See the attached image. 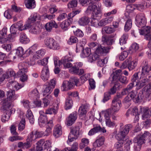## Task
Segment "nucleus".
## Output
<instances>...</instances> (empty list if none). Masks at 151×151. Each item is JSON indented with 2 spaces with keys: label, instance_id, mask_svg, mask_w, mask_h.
Returning <instances> with one entry per match:
<instances>
[{
  "label": "nucleus",
  "instance_id": "obj_1",
  "mask_svg": "<svg viewBox=\"0 0 151 151\" xmlns=\"http://www.w3.org/2000/svg\"><path fill=\"white\" fill-rule=\"evenodd\" d=\"M123 126L122 123H120L119 124V132L115 136L116 138L117 139H124L128 134L129 131L133 127L132 125L129 124H126L124 127Z\"/></svg>",
  "mask_w": 151,
  "mask_h": 151
},
{
  "label": "nucleus",
  "instance_id": "obj_2",
  "mask_svg": "<svg viewBox=\"0 0 151 151\" xmlns=\"http://www.w3.org/2000/svg\"><path fill=\"white\" fill-rule=\"evenodd\" d=\"M150 76L147 74H141L139 80L137 81L136 84V89L139 90L147 84L149 82L148 78Z\"/></svg>",
  "mask_w": 151,
  "mask_h": 151
},
{
  "label": "nucleus",
  "instance_id": "obj_3",
  "mask_svg": "<svg viewBox=\"0 0 151 151\" xmlns=\"http://www.w3.org/2000/svg\"><path fill=\"white\" fill-rule=\"evenodd\" d=\"M83 63L81 62H76L74 63V65L69 69L70 72L73 74L81 75L85 73L84 69L79 68L83 66Z\"/></svg>",
  "mask_w": 151,
  "mask_h": 151
},
{
  "label": "nucleus",
  "instance_id": "obj_4",
  "mask_svg": "<svg viewBox=\"0 0 151 151\" xmlns=\"http://www.w3.org/2000/svg\"><path fill=\"white\" fill-rule=\"evenodd\" d=\"M55 80L53 79L51 80L50 83L47 84V85L45 86L44 90L43 91V96H47L48 97H50L51 99V95L49 94L52 92L53 89L55 86Z\"/></svg>",
  "mask_w": 151,
  "mask_h": 151
},
{
  "label": "nucleus",
  "instance_id": "obj_5",
  "mask_svg": "<svg viewBox=\"0 0 151 151\" xmlns=\"http://www.w3.org/2000/svg\"><path fill=\"white\" fill-rule=\"evenodd\" d=\"M136 24L139 28H142L145 26L146 23V19L145 14L140 13L137 14L135 18Z\"/></svg>",
  "mask_w": 151,
  "mask_h": 151
},
{
  "label": "nucleus",
  "instance_id": "obj_6",
  "mask_svg": "<svg viewBox=\"0 0 151 151\" xmlns=\"http://www.w3.org/2000/svg\"><path fill=\"white\" fill-rule=\"evenodd\" d=\"M45 53V50L44 49H41L36 51L35 54L33 56H32V58H33L30 60L31 62H28V65H34L35 64L34 61L39 58H41L44 55Z\"/></svg>",
  "mask_w": 151,
  "mask_h": 151
},
{
  "label": "nucleus",
  "instance_id": "obj_7",
  "mask_svg": "<svg viewBox=\"0 0 151 151\" xmlns=\"http://www.w3.org/2000/svg\"><path fill=\"white\" fill-rule=\"evenodd\" d=\"M143 29H141L139 31L140 35L145 36V38L150 41L151 39V32H150V27L149 26H145Z\"/></svg>",
  "mask_w": 151,
  "mask_h": 151
},
{
  "label": "nucleus",
  "instance_id": "obj_8",
  "mask_svg": "<svg viewBox=\"0 0 151 151\" xmlns=\"http://www.w3.org/2000/svg\"><path fill=\"white\" fill-rule=\"evenodd\" d=\"M77 118V112L74 111L70 114L66 118L65 124L68 126H71L74 123Z\"/></svg>",
  "mask_w": 151,
  "mask_h": 151
},
{
  "label": "nucleus",
  "instance_id": "obj_9",
  "mask_svg": "<svg viewBox=\"0 0 151 151\" xmlns=\"http://www.w3.org/2000/svg\"><path fill=\"white\" fill-rule=\"evenodd\" d=\"M121 104L120 101L116 98H114L112 102L111 109L114 113L117 112L119 110Z\"/></svg>",
  "mask_w": 151,
  "mask_h": 151
},
{
  "label": "nucleus",
  "instance_id": "obj_10",
  "mask_svg": "<svg viewBox=\"0 0 151 151\" xmlns=\"http://www.w3.org/2000/svg\"><path fill=\"white\" fill-rule=\"evenodd\" d=\"M10 30L11 32L10 34L8 35V36L4 39V42H13L15 40V37L16 34V32H14L13 26H11L10 28Z\"/></svg>",
  "mask_w": 151,
  "mask_h": 151
},
{
  "label": "nucleus",
  "instance_id": "obj_11",
  "mask_svg": "<svg viewBox=\"0 0 151 151\" xmlns=\"http://www.w3.org/2000/svg\"><path fill=\"white\" fill-rule=\"evenodd\" d=\"M50 73L47 66H44L42 70L41 73V78L44 81H47L49 77Z\"/></svg>",
  "mask_w": 151,
  "mask_h": 151
},
{
  "label": "nucleus",
  "instance_id": "obj_12",
  "mask_svg": "<svg viewBox=\"0 0 151 151\" xmlns=\"http://www.w3.org/2000/svg\"><path fill=\"white\" fill-rule=\"evenodd\" d=\"M74 84L70 80L69 81H65L62 84L61 89L63 91H67L73 88Z\"/></svg>",
  "mask_w": 151,
  "mask_h": 151
},
{
  "label": "nucleus",
  "instance_id": "obj_13",
  "mask_svg": "<svg viewBox=\"0 0 151 151\" xmlns=\"http://www.w3.org/2000/svg\"><path fill=\"white\" fill-rule=\"evenodd\" d=\"M116 35V34H115L113 35H110V37L104 35L102 37L101 41L104 43L108 45H111L114 42V39L111 38L114 37Z\"/></svg>",
  "mask_w": 151,
  "mask_h": 151
},
{
  "label": "nucleus",
  "instance_id": "obj_14",
  "mask_svg": "<svg viewBox=\"0 0 151 151\" xmlns=\"http://www.w3.org/2000/svg\"><path fill=\"white\" fill-rule=\"evenodd\" d=\"M88 108L87 106L85 105H82L80 107L78 111L80 113V117L82 119H85Z\"/></svg>",
  "mask_w": 151,
  "mask_h": 151
},
{
  "label": "nucleus",
  "instance_id": "obj_15",
  "mask_svg": "<svg viewBox=\"0 0 151 151\" xmlns=\"http://www.w3.org/2000/svg\"><path fill=\"white\" fill-rule=\"evenodd\" d=\"M141 67L142 71L141 74L148 75L150 71V69L148 66V61L146 60H144L142 64Z\"/></svg>",
  "mask_w": 151,
  "mask_h": 151
},
{
  "label": "nucleus",
  "instance_id": "obj_16",
  "mask_svg": "<svg viewBox=\"0 0 151 151\" xmlns=\"http://www.w3.org/2000/svg\"><path fill=\"white\" fill-rule=\"evenodd\" d=\"M6 96L8 99L12 102L16 100L18 97V95L16 94L15 91L13 90H10L7 91Z\"/></svg>",
  "mask_w": 151,
  "mask_h": 151
},
{
  "label": "nucleus",
  "instance_id": "obj_17",
  "mask_svg": "<svg viewBox=\"0 0 151 151\" xmlns=\"http://www.w3.org/2000/svg\"><path fill=\"white\" fill-rule=\"evenodd\" d=\"M90 21V18L88 17L85 16L80 18L78 22L80 26H85L88 25Z\"/></svg>",
  "mask_w": 151,
  "mask_h": 151
},
{
  "label": "nucleus",
  "instance_id": "obj_18",
  "mask_svg": "<svg viewBox=\"0 0 151 151\" xmlns=\"http://www.w3.org/2000/svg\"><path fill=\"white\" fill-rule=\"evenodd\" d=\"M105 140V138L104 137H99L93 143V147L96 148L101 147L104 144Z\"/></svg>",
  "mask_w": 151,
  "mask_h": 151
},
{
  "label": "nucleus",
  "instance_id": "obj_19",
  "mask_svg": "<svg viewBox=\"0 0 151 151\" xmlns=\"http://www.w3.org/2000/svg\"><path fill=\"white\" fill-rule=\"evenodd\" d=\"M113 17L111 16L108 18L103 19L99 22V26L102 27L110 23L113 20Z\"/></svg>",
  "mask_w": 151,
  "mask_h": 151
},
{
  "label": "nucleus",
  "instance_id": "obj_20",
  "mask_svg": "<svg viewBox=\"0 0 151 151\" xmlns=\"http://www.w3.org/2000/svg\"><path fill=\"white\" fill-rule=\"evenodd\" d=\"M137 62L135 60H132L131 57H129L128 58L127 68L129 70L134 69L137 65Z\"/></svg>",
  "mask_w": 151,
  "mask_h": 151
},
{
  "label": "nucleus",
  "instance_id": "obj_21",
  "mask_svg": "<svg viewBox=\"0 0 151 151\" xmlns=\"http://www.w3.org/2000/svg\"><path fill=\"white\" fill-rule=\"evenodd\" d=\"M109 48L108 47L100 46L97 48L96 50V52L99 54L103 55L109 52Z\"/></svg>",
  "mask_w": 151,
  "mask_h": 151
},
{
  "label": "nucleus",
  "instance_id": "obj_22",
  "mask_svg": "<svg viewBox=\"0 0 151 151\" xmlns=\"http://www.w3.org/2000/svg\"><path fill=\"white\" fill-rule=\"evenodd\" d=\"M62 134L61 127L59 124L56 125L53 130V135L56 137H59Z\"/></svg>",
  "mask_w": 151,
  "mask_h": 151
},
{
  "label": "nucleus",
  "instance_id": "obj_23",
  "mask_svg": "<svg viewBox=\"0 0 151 151\" xmlns=\"http://www.w3.org/2000/svg\"><path fill=\"white\" fill-rule=\"evenodd\" d=\"M58 57H54L53 60L55 65V68L54 69V71L55 73L56 74H58L60 72V69L59 67L61 65L60 61H58Z\"/></svg>",
  "mask_w": 151,
  "mask_h": 151
},
{
  "label": "nucleus",
  "instance_id": "obj_24",
  "mask_svg": "<svg viewBox=\"0 0 151 151\" xmlns=\"http://www.w3.org/2000/svg\"><path fill=\"white\" fill-rule=\"evenodd\" d=\"M12 113V110L9 109L6 110L1 117V121L3 122H5L9 120L11 114Z\"/></svg>",
  "mask_w": 151,
  "mask_h": 151
},
{
  "label": "nucleus",
  "instance_id": "obj_25",
  "mask_svg": "<svg viewBox=\"0 0 151 151\" xmlns=\"http://www.w3.org/2000/svg\"><path fill=\"white\" fill-rule=\"evenodd\" d=\"M58 25L54 21L51 20L46 24L45 28L47 31L50 32L53 27L56 28H58Z\"/></svg>",
  "mask_w": 151,
  "mask_h": 151
},
{
  "label": "nucleus",
  "instance_id": "obj_26",
  "mask_svg": "<svg viewBox=\"0 0 151 151\" xmlns=\"http://www.w3.org/2000/svg\"><path fill=\"white\" fill-rule=\"evenodd\" d=\"M12 101L7 97L6 98L3 99L0 102V104L4 106V108H9L12 105Z\"/></svg>",
  "mask_w": 151,
  "mask_h": 151
},
{
  "label": "nucleus",
  "instance_id": "obj_27",
  "mask_svg": "<svg viewBox=\"0 0 151 151\" xmlns=\"http://www.w3.org/2000/svg\"><path fill=\"white\" fill-rule=\"evenodd\" d=\"M134 82H132L129 83L127 86L126 88L124 89L122 91V95H126L128 94L131 91V90L134 87Z\"/></svg>",
  "mask_w": 151,
  "mask_h": 151
},
{
  "label": "nucleus",
  "instance_id": "obj_28",
  "mask_svg": "<svg viewBox=\"0 0 151 151\" xmlns=\"http://www.w3.org/2000/svg\"><path fill=\"white\" fill-rule=\"evenodd\" d=\"M54 39L52 38L47 37L44 40V44L48 48L51 49Z\"/></svg>",
  "mask_w": 151,
  "mask_h": 151
},
{
  "label": "nucleus",
  "instance_id": "obj_29",
  "mask_svg": "<svg viewBox=\"0 0 151 151\" xmlns=\"http://www.w3.org/2000/svg\"><path fill=\"white\" fill-rule=\"evenodd\" d=\"M24 3L26 7L29 9L34 8L36 6L35 0H25Z\"/></svg>",
  "mask_w": 151,
  "mask_h": 151
},
{
  "label": "nucleus",
  "instance_id": "obj_30",
  "mask_svg": "<svg viewBox=\"0 0 151 151\" xmlns=\"http://www.w3.org/2000/svg\"><path fill=\"white\" fill-rule=\"evenodd\" d=\"M29 97L34 100H36L39 97V94L38 90L36 89H35L29 93Z\"/></svg>",
  "mask_w": 151,
  "mask_h": 151
},
{
  "label": "nucleus",
  "instance_id": "obj_31",
  "mask_svg": "<svg viewBox=\"0 0 151 151\" xmlns=\"http://www.w3.org/2000/svg\"><path fill=\"white\" fill-rule=\"evenodd\" d=\"M79 126L72 127L70 128V131L69 134H71L72 135H74V137H78L79 135Z\"/></svg>",
  "mask_w": 151,
  "mask_h": 151
},
{
  "label": "nucleus",
  "instance_id": "obj_32",
  "mask_svg": "<svg viewBox=\"0 0 151 151\" xmlns=\"http://www.w3.org/2000/svg\"><path fill=\"white\" fill-rule=\"evenodd\" d=\"M19 40L22 43L24 44L27 43L29 41L26 34L23 32H22L20 34Z\"/></svg>",
  "mask_w": 151,
  "mask_h": 151
},
{
  "label": "nucleus",
  "instance_id": "obj_33",
  "mask_svg": "<svg viewBox=\"0 0 151 151\" xmlns=\"http://www.w3.org/2000/svg\"><path fill=\"white\" fill-rule=\"evenodd\" d=\"M145 139L143 138L141 134L138 135L134 140V143H136L142 145L144 143Z\"/></svg>",
  "mask_w": 151,
  "mask_h": 151
},
{
  "label": "nucleus",
  "instance_id": "obj_34",
  "mask_svg": "<svg viewBox=\"0 0 151 151\" xmlns=\"http://www.w3.org/2000/svg\"><path fill=\"white\" fill-rule=\"evenodd\" d=\"M115 31V29L111 27L106 26L103 27L101 32L102 33L110 34L113 33Z\"/></svg>",
  "mask_w": 151,
  "mask_h": 151
},
{
  "label": "nucleus",
  "instance_id": "obj_35",
  "mask_svg": "<svg viewBox=\"0 0 151 151\" xmlns=\"http://www.w3.org/2000/svg\"><path fill=\"white\" fill-rule=\"evenodd\" d=\"M27 117L30 123L32 124H34L35 119L32 112L30 109H28L26 114Z\"/></svg>",
  "mask_w": 151,
  "mask_h": 151
},
{
  "label": "nucleus",
  "instance_id": "obj_36",
  "mask_svg": "<svg viewBox=\"0 0 151 151\" xmlns=\"http://www.w3.org/2000/svg\"><path fill=\"white\" fill-rule=\"evenodd\" d=\"M93 16L94 19H99L101 18L102 16L101 9L100 8H98L93 13Z\"/></svg>",
  "mask_w": 151,
  "mask_h": 151
},
{
  "label": "nucleus",
  "instance_id": "obj_37",
  "mask_svg": "<svg viewBox=\"0 0 151 151\" xmlns=\"http://www.w3.org/2000/svg\"><path fill=\"white\" fill-rule=\"evenodd\" d=\"M89 140L86 138H83L81 139V142L79 145V147L81 149L84 148L89 144Z\"/></svg>",
  "mask_w": 151,
  "mask_h": 151
},
{
  "label": "nucleus",
  "instance_id": "obj_38",
  "mask_svg": "<svg viewBox=\"0 0 151 151\" xmlns=\"http://www.w3.org/2000/svg\"><path fill=\"white\" fill-rule=\"evenodd\" d=\"M71 22L69 19L63 21L60 24V26L61 28L64 30H66L68 27L70 25Z\"/></svg>",
  "mask_w": 151,
  "mask_h": 151
},
{
  "label": "nucleus",
  "instance_id": "obj_39",
  "mask_svg": "<svg viewBox=\"0 0 151 151\" xmlns=\"http://www.w3.org/2000/svg\"><path fill=\"white\" fill-rule=\"evenodd\" d=\"M47 121L46 116H40L38 119L39 123L41 127L44 126Z\"/></svg>",
  "mask_w": 151,
  "mask_h": 151
},
{
  "label": "nucleus",
  "instance_id": "obj_40",
  "mask_svg": "<svg viewBox=\"0 0 151 151\" xmlns=\"http://www.w3.org/2000/svg\"><path fill=\"white\" fill-rule=\"evenodd\" d=\"M7 29L6 28H3L0 31V42H3V41L5 38L4 37L7 34Z\"/></svg>",
  "mask_w": 151,
  "mask_h": 151
},
{
  "label": "nucleus",
  "instance_id": "obj_41",
  "mask_svg": "<svg viewBox=\"0 0 151 151\" xmlns=\"http://www.w3.org/2000/svg\"><path fill=\"white\" fill-rule=\"evenodd\" d=\"M12 26L13 27L14 31L16 32V28H18L19 29V30L20 31L26 29L24 26V25L23 26L22 22H18L16 25H14Z\"/></svg>",
  "mask_w": 151,
  "mask_h": 151
},
{
  "label": "nucleus",
  "instance_id": "obj_42",
  "mask_svg": "<svg viewBox=\"0 0 151 151\" xmlns=\"http://www.w3.org/2000/svg\"><path fill=\"white\" fill-rule=\"evenodd\" d=\"M143 114L142 115L143 119L145 120L150 116H151V108L150 109H143Z\"/></svg>",
  "mask_w": 151,
  "mask_h": 151
},
{
  "label": "nucleus",
  "instance_id": "obj_43",
  "mask_svg": "<svg viewBox=\"0 0 151 151\" xmlns=\"http://www.w3.org/2000/svg\"><path fill=\"white\" fill-rule=\"evenodd\" d=\"M40 18L39 15L36 13H34L30 16V17L28 19V22L30 23H34L37 19H39Z\"/></svg>",
  "mask_w": 151,
  "mask_h": 151
},
{
  "label": "nucleus",
  "instance_id": "obj_44",
  "mask_svg": "<svg viewBox=\"0 0 151 151\" xmlns=\"http://www.w3.org/2000/svg\"><path fill=\"white\" fill-rule=\"evenodd\" d=\"M4 77L5 79L6 78H7L9 77H17L16 76V75H15V73L12 70H9L4 73Z\"/></svg>",
  "mask_w": 151,
  "mask_h": 151
},
{
  "label": "nucleus",
  "instance_id": "obj_45",
  "mask_svg": "<svg viewBox=\"0 0 151 151\" xmlns=\"http://www.w3.org/2000/svg\"><path fill=\"white\" fill-rule=\"evenodd\" d=\"M132 25V20L131 19H128L126 22L124 29L126 32H127L131 28Z\"/></svg>",
  "mask_w": 151,
  "mask_h": 151
},
{
  "label": "nucleus",
  "instance_id": "obj_46",
  "mask_svg": "<svg viewBox=\"0 0 151 151\" xmlns=\"http://www.w3.org/2000/svg\"><path fill=\"white\" fill-rule=\"evenodd\" d=\"M91 53V49L90 48L87 47L85 49L83 50L81 55L83 58H85L90 56Z\"/></svg>",
  "mask_w": 151,
  "mask_h": 151
},
{
  "label": "nucleus",
  "instance_id": "obj_47",
  "mask_svg": "<svg viewBox=\"0 0 151 151\" xmlns=\"http://www.w3.org/2000/svg\"><path fill=\"white\" fill-rule=\"evenodd\" d=\"M94 127L93 128L95 132L97 133L99 132H102L104 133L106 132V130L104 127L101 128L100 126L99 125H97L95 127L93 125Z\"/></svg>",
  "mask_w": 151,
  "mask_h": 151
},
{
  "label": "nucleus",
  "instance_id": "obj_48",
  "mask_svg": "<svg viewBox=\"0 0 151 151\" xmlns=\"http://www.w3.org/2000/svg\"><path fill=\"white\" fill-rule=\"evenodd\" d=\"M21 103L25 108L28 110L32 108V106L30 104V102L28 100L24 99L21 101Z\"/></svg>",
  "mask_w": 151,
  "mask_h": 151
},
{
  "label": "nucleus",
  "instance_id": "obj_49",
  "mask_svg": "<svg viewBox=\"0 0 151 151\" xmlns=\"http://www.w3.org/2000/svg\"><path fill=\"white\" fill-rule=\"evenodd\" d=\"M25 120L24 119L22 118L20 121L18 127V130L21 131L25 128Z\"/></svg>",
  "mask_w": 151,
  "mask_h": 151
},
{
  "label": "nucleus",
  "instance_id": "obj_50",
  "mask_svg": "<svg viewBox=\"0 0 151 151\" xmlns=\"http://www.w3.org/2000/svg\"><path fill=\"white\" fill-rule=\"evenodd\" d=\"M139 48V45L136 43L132 44L129 48V50L131 53H134L136 52Z\"/></svg>",
  "mask_w": 151,
  "mask_h": 151
},
{
  "label": "nucleus",
  "instance_id": "obj_51",
  "mask_svg": "<svg viewBox=\"0 0 151 151\" xmlns=\"http://www.w3.org/2000/svg\"><path fill=\"white\" fill-rule=\"evenodd\" d=\"M128 38L127 34L123 35L119 39V43L121 45H122L126 43Z\"/></svg>",
  "mask_w": 151,
  "mask_h": 151
},
{
  "label": "nucleus",
  "instance_id": "obj_52",
  "mask_svg": "<svg viewBox=\"0 0 151 151\" xmlns=\"http://www.w3.org/2000/svg\"><path fill=\"white\" fill-rule=\"evenodd\" d=\"M65 109L66 110L70 109L73 105V101L72 99L69 98L66 99L65 104Z\"/></svg>",
  "mask_w": 151,
  "mask_h": 151
},
{
  "label": "nucleus",
  "instance_id": "obj_53",
  "mask_svg": "<svg viewBox=\"0 0 151 151\" xmlns=\"http://www.w3.org/2000/svg\"><path fill=\"white\" fill-rule=\"evenodd\" d=\"M60 61L61 64H63V65L65 64L68 62L72 61V59L70 57L66 55L63 57Z\"/></svg>",
  "mask_w": 151,
  "mask_h": 151
},
{
  "label": "nucleus",
  "instance_id": "obj_54",
  "mask_svg": "<svg viewBox=\"0 0 151 151\" xmlns=\"http://www.w3.org/2000/svg\"><path fill=\"white\" fill-rule=\"evenodd\" d=\"M97 53H94L90 56L89 58V61L91 63L94 61L98 60H99V56Z\"/></svg>",
  "mask_w": 151,
  "mask_h": 151
},
{
  "label": "nucleus",
  "instance_id": "obj_55",
  "mask_svg": "<svg viewBox=\"0 0 151 151\" xmlns=\"http://www.w3.org/2000/svg\"><path fill=\"white\" fill-rule=\"evenodd\" d=\"M36 134L34 132V130L31 132L28 135L27 139L30 141L35 140L37 138Z\"/></svg>",
  "mask_w": 151,
  "mask_h": 151
},
{
  "label": "nucleus",
  "instance_id": "obj_56",
  "mask_svg": "<svg viewBox=\"0 0 151 151\" xmlns=\"http://www.w3.org/2000/svg\"><path fill=\"white\" fill-rule=\"evenodd\" d=\"M118 80L122 83L126 84L128 82L126 77L123 76H120L118 77Z\"/></svg>",
  "mask_w": 151,
  "mask_h": 151
},
{
  "label": "nucleus",
  "instance_id": "obj_57",
  "mask_svg": "<svg viewBox=\"0 0 151 151\" xmlns=\"http://www.w3.org/2000/svg\"><path fill=\"white\" fill-rule=\"evenodd\" d=\"M119 141L115 145V147L117 149H121L123 147L124 142V139H119Z\"/></svg>",
  "mask_w": 151,
  "mask_h": 151
},
{
  "label": "nucleus",
  "instance_id": "obj_58",
  "mask_svg": "<svg viewBox=\"0 0 151 151\" xmlns=\"http://www.w3.org/2000/svg\"><path fill=\"white\" fill-rule=\"evenodd\" d=\"M97 8H98L96 5L91 4L88 6L86 11L88 12H91L93 13Z\"/></svg>",
  "mask_w": 151,
  "mask_h": 151
},
{
  "label": "nucleus",
  "instance_id": "obj_59",
  "mask_svg": "<svg viewBox=\"0 0 151 151\" xmlns=\"http://www.w3.org/2000/svg\"><path fill=\"white\" fill-rule=\"evenodd\" d=\"M13 12L12 9H9L5 11L4 13V16L7 19H11L12 17Z\"/></svg>",
  "mask_w": 151,
  "mask_h": 151
},
{
  "label": "nucleus",
  "instance_id": "obj_60",
  "mask_svg": "<svg viewBox=\"0 0 151 151\" xmlns=\"http://www.w3.org/2000/svg\"><path fill=\"white\" fill-rule=\"evenodd\" d=\"M60 48V45L59 43L57 41L54 40L51 49L54 50H57Z\"/></svg>",
  "mask_w": 151,
  "mask_h": 151
},
{
  "label": "nucleus",
  "instance_id": "obj_61",
  "mask_svg": "<svg viewBox=\"0 0 151 151\" xmlns=\"http://www.w3.org/2000/svg\"><path fill=\"white\" fill-rule=\"evenodd\" d=\"M16 54L19 56L22 57L24 54L25 52L24 51L23 48L21 47H19L16 51Z\"/></svg>",
  "mask_w": 151,
  "mask_h": 151
},
{
  "label": "nucleus",
  "instance_id": "obj_62",
  "mask_svg": "<svg viewBox=\"0 0 151 151\" xmlns=\"http://www.w3.org/2000/svg\"><path fill=\"white\" fill-rule=\"evenodd\" d=\"M78 40L76 37L74 36L70 37L68 41V43L70 45H72L73 43L77 42Z\"/></svg>",
  "mask_w": 151,
  "mask_h": 151
},
{
  "label": "nucleus",
  "instance_id": "obj_63",
  "mask_svg": "<svg viewBox=\"0 0 151 151\" xmlns=\"http://www.w3.org/2000/svg\"><path fill=\"white\" fill-rule=\"evenodd\" d=\"M135 9V4H130L127 5L126 8V11L127 12L130 13L132 12Z\"/></svg>",
  "mask_w": 151,
  "mask_h": 151
},
{
  "label": "nucleus",
  "instance_id": "obj_64",
  "mask_svg": "<svg viewBox=\"0 0 151 151\" xmlns=\"http://www.w3.org/2000/svg\"><path fill=\"white\" fill-rule=\"evenodd\" d=\"M128 53L126 51H124L119 55V59L121 61L124 60L128 56Z\"/></svg>",
  "mask_w": 151,
  "mask_h": 151
}]
</instances>
